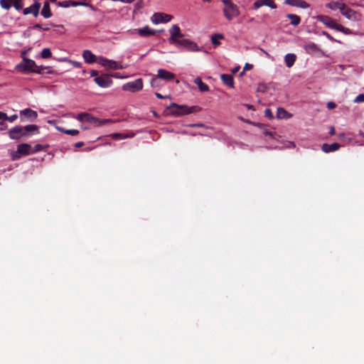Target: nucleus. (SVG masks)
<instances>
[{
  "label": "nucleus",
  "mask_w": 364,
  "mask_h": 364,
  "mask_svg": "<svg viewBox=\"0 0 364 364\" xmlns=\"http://www.w3.org/2000/svg\"><path fill=\"white\" fill-rule=\"evenodd\" d=\"M168 32L170 33V38H168L170 44L178 47H183L191 52L200 50L198 46L195 42L183 38V34L178 25H173Z\"/></svg>",
  "instance_id": "1"
},
{
  "label": "nucleus",
  "mask_w": 364,
  "mask_h": 364,
  "mask_svg": "<svg viewBox=\"0 0 364 364\" xmlns=\"http://www.w3.org/2000/svg\"><path fill=\"white\" fill-rule=\"evenodd\" d=\"M36 132L38 133V127L35 124H28L25 127L15 126L9 130L8 134L11 139L19 140L21 138L29 136V132Z\"/></svg>",
  "instance_id": "2"
},
{
  "label": "nucleus",
  "mask_w": 364,
  "mask_h": 364,
  "mask_svg": "<svg viewBox=\"0 0 364 364\" xmlns=\"http://www.w3.org/2000/svg\"><path fill=\"white\" fill-rule=\"evenodd\" d=\"M168 109L170 113L173 115L180 116L184 114H188L194 112H198L201 111L202 108L198 106L188 107L187 105H178L176 103H171L168 107Z\"/></svg>",
  "instance_id": "3"
},
{
  "label": "nucleus",
  "mask_w": 364,
  "mask_h": 364,
  "mask_svg": "<svg viewBox=\"0 0 364 364\" xmlns=\"http://www.w3.org/2000/svg\"><path fill=\"white\" fill-rule=\"evenodd\" d=\"M317 19L320 22L323 23L328 28L336 30V31H340L346 35H350L353 33L352 31L350 28H346V27L337 23L335 20L332 19L331 17H329L328 16H323V15L318 16Z\"/></svg>",
  "instance_id": "4"
},
{
  "label": "nucleus",
  "mask_w": 364,
  "mask_h": 364,
  "mask_svg": "<svg viewBox=\"0 0 364 364\" xmlns=\"http://www.w3.org/2000/svg\"><path fill=\"white\" fill-rule=\"evenodd\" d=\"M76 119L79 122H86L94 124L96 127H100L107 124H112L115 122L112 119H99L87 112L80 113Z\"/></svg>",
  "instance_id": "5"
},
{
  "label": "nucleus",
  "mask_w": 364,
  "mask_h": 364,
  "mask_svg": "<svg viewBox=\"0 0 364 364\" xmlns=\"http://www.w3.org/2000/svg\"><path fill=\"white\" fill-rule=\"evenodd\" d=\"M143 80L141 78L135 80L134 81L128 82L122 85L124 91H129L131 92H136L143 89Z\"/></svg>",
  "instance_id": "6"
},
{
  "label": "nucleus",
  "mask_w": 364,
  "mask_h": 364,
  "mask_svg": "<svg viewBox=\"0 0 364 364\" xmlns=\"http://www.w3.org/2000/svg\"><path fill=\"white\" fill-rule=\"evenodd\" d=\"M36 68H37V65L35 61L26 58H23V61L16 66V69L21 73L27 71L34 73Z\"/></svg>",
  "instance_id": "7"
},
{
  "label": "nucleus",
  "mask_w": 364,
  "mask_h": 364,
  "mask_svg": "<svg viewBox=\"0 0 364 364\" xmlns=\"http://www.w3.org/2000/svg\"><path fill=\"white\" fill-rule=\"evenodd\" d=\"M94 81L98 86L103 88L109 87L113 83L110 75L107 74H102L100 76H97L94 78Z\"/></svg>",
  "instance_id": "8"
},
{
  "label": "nucleus",
  "mask_w": 364,
  "mask_h": 364,
  "mask_svg": "<svg viewBox=\"0 0 364 364\" xmlns=\"http://www.w3.org/2000/svg\"><path fill=\"white\" fill-rule=\"evenodd\" d=\"M223 14L228 21H231L240 15V10L237 6L234 4L228 8H224Z\"/></svg>",
  "instance_id": "9"
},
{
  "label": "nucleus",
  "mask_w": 364,
  "mask_h": 364,
  "mask_svg": "<svg viewBox=\"0 0 364 364\" xmlns=\"http://www.w3.org/2000/svg\"><path fill=\"white\" fill-rule=\"evenodd\" d=\"M172 19V16L164 13H155L151 17V21L158 24L160 23H167Z\"/></svg>",
  "instance_id": "10"
},
{
  "label": "nucleus",
  "mask_w": 364,
  "mask_h": 364,
  "mask_svg": "<svg viewBox=\"0 0 364 364\" xmlns=\"http://www.w3.org/2000/svg\"><path fill=\"white\" fill-rule=\"evenodd\" d=\"M20 116L22 122L24 121L23 117L27 118L30 122H33L37 118L38 114L36 111L30 108H26L20 111Z\"/></svg>",
  "instance_id": "11"
},
{
  "label": "nucleus",
  "mask_w": 364,
  "mask_h": 364,
  "mask_svg": "<svg viewBox=\"0 0 364 364\" xmlns=\"http://www.w3.org/2000/svg\"><path fill=\"white\" fill-rule=\"evenodd\" d=\"M41 9V4L36 1L33 4L30 6L29 7L25 8L23 10V14L24 15L33 14L35 17L38 16L39 14V10Z\"/></svg>",
  "instance_id": "12"
},
{
  "label": "nucleus",
  "mask_w": 364,
  "mask_h": 364,
  "mask_svg": "<svg viewBox=\"0 0 364 364\" xmlns=\"http://www.w3.org/2000/svg\"><path fill=\"white\" fill-rule=\"evenodd\" d=\"M262 6H267L272 9H276L277 8V4L274 3L273 0H257L254 4V9H257Z\"/></svg>",
  "instance_id": "13"
},
{
  "label": "nucleus",
  "mask_w": 364,
  "mask_h": 364,
  "mask_svg": "<svg viewBox=\"0 0 364 364\" xmlns=\"http://www.w3.org/2000/svg\"><path fill=\"white\" fill-rule=\"evenodd\" d=\"M341 13L348 19L355 20L356 18V12L350 8L347 7L345 4L343 8L341 10Z\"/></svg>",
  "instance_id": "14"
},
{
  "label": "nucleus",
  "mask_w": 364,
  "mask_h": 364,
  "mask_svg": "<svg viewBox=\"0 0 364 364\" xmlns=\"http://www.w3.org/2000/svg\"><path fill=\"white\" fill-rule=\"evenodd\" d=\"M284 4L301 9H307L309 7V4L304 0H285Z\"/></svg>",
  "instance_id": "15"
},
{
  "label": "nucleus",
  "mask_w": 364,
  "mask_h": 364,
  "mask_svg": "<svg viewBox=\"0 0 364 364\" xmlns=\"http://www.w3.org/2000/svg\"><path fill=\"white\" fill-rule=\"evenodd\" d=\"M161 31H162V30L161 31H156V30L151 29L148 26H146L143 27L142 28L137 29V33L141 36H154L157 32H161Z\"/></svg>",
  "instance_id": "16"
},
{
  "label": "nucleus",
  "mask_w": 364,
  "mask_h": 364,
  "mask_svg": "<svg viewBox=\"0 0 364 364\" xmlns=\"http://www.w3.org/2000/svg\"><path fill=\"white\" fill-rule=\"evenodd\" d=\"M304 48L309 54H314L320 51L319 47L313 42H308L304 44Z\"/></svg>",
  "instance_id": "17"
},
{
  "label": "nucleus",
  "mask_w": 364,
  "mask_h": 364,
  "mask_svg": "<svg viewBox=\"0 0 364 364\" xmlns=\"http://www.w3.org/2000/svg\"><path fill=\"white\" fill-rule=\"evenodd\" d=\"M158 77L165 80H172L175 78V75L164 69L158 70Z\"/></svg>",
  "instance_id": "18"
},
{
  "label": "nucleus",
  "mask_w": 364,
  "mask_h": 364,
  "mask_svg": "<svg viewBox=\"0 0 364 364\" xmlns=\"http://www.w3.org/2000/svg\"><path fill=\"white\" fill-rule=\"evenodd\" d=\"M17 149L19 155L26 156L31 153V146L28 144H21L17 146Z\"/></svg>",
  "instance_id": "19"
},
{
  "label": "nucleus",
  "mask_w": 364,
  "mask_h": 364,
  "mask_svg": "<svg viewBox=\"0 0 364 364\" xmlns=\"http://www.w3.org/2000/svg\"><path fill=\"white\" fill-rule=\"evenodd\" d=\"M340 147L341 145L338 143H333L331 144H323L321 146V149L325 153H329L337 151Z\"/></svg>",
  "instance_id": "20"
},
{
  "label": "nucleus",
  "mask_w": 364,
  "mask_h": 364,
  "mask_svg": "<svg viewBox=\"0 0 364 364\" xmlns=\"http://www.w3.org/2000/svg\"><path fill=\"white\" fill-rule=\"evenodd\" d=\"M82 57L87 63H93L97 59L96 56L90 50H85L82 53Z\"/></svg>",
  "instance_id": "21"
},
{
  "label": "nucleus",
  "mask_w": 364,
  "mask_h": 364,
  "mask_svg": "<svg viewBox=\"0 0 364 364\" xmlns=\"http://www.w3.org/2000/svg\"><path fill=\"white\" fill-rule=\"evenodd\" d=\"M220 79L223 84L225 85L233 87H234V79L231 75L229 74H222L220 75Z\"/></svg>",
  "instance_id": "22"
},
{
  "label": "nucleus",
  "mask_w": 364,
  "mask_h": 364,
  "mask_svg": "<svg viewBox=\"0 0 364 364\" xmlns=\"http://www.w3.org/2000/svg\"><path fill=\"white\" fill-rule=\"evenodd\" d=\"M41 15L45 18H48L52 16V12L50 11V4L48 1H44L43 9L41 10Z\"/></svg>",
  "instance_id": "23"
},
{
  "label": "nucleus",
  "mask_w": 364,
  "mask_h": 364,
  "mask_svg": "<svg viewBox=\"0 0 364 364\" xmlns=\"http://www.w3.org/2000/svg\"><path fill=\"white\" fill-rule=\"evenodd\" d=\"M296 59V55L294 53H288L284 57V61L286 63V65L288 68H291L294 64Z\"/></svg>",
  "instance_id": "24"
},
{
  "label": "nucleus",
  "mask_w": 364,
  "mask_h": 364,
  "mask_svg": "<svg viewBox=\"0 0 364 364\" xmlns=\"http://www.w3.org/2000/svg\"><path fill=\"white\" fill-rule=\"evenodd\" d=\"M193 82L198 86V88L200 92L209 91L208 85L204 83L200 77L196 78Z\"/></svg>",
  "instance_id": "25"
},
{
  "label": "nucleus",
  "mask_w": 364,
  "mask_h": 364,
  "mask_svg": "<svg viewBox=\"0 0 364 364\" xmlns=\"http://www.w3.org/2000/svg\"><path fill=\"white\" fill-rule=\"evenodd\" d=\"M344 3L339 1H331L326 4V7L331 10L339 9L340 11L343 8Z\"/></svg>",
  "instance_id": "26"
},
{
  "label": "nucleus",
  "mask_w": 364,
  "mask_h": 364,
  "mask_svg": "<svg viewBox=\"0 0 364 364\" xmlns=\"http://www.w3.org/2000/svg\"><path fill=\"white\" fill-rule=\"evenodd\" d=\"M287 18L291 20V24L294 26H298L301 23V18L298 15L289 14Z\"/></svg>",
  "instance_id": "27"
},
{
  "label": "nucleus",
  "mask_w": 364,
  "mask_h": 364,
  "mask_svg": "<svg viewBox=\"0 0 364 364\" xmlns=\"http://www.w3.org/2000/svg\"><path fill=\"white\" fill-rule=\"evenodd\" d=\"M277 116L279 119H288L291 117V114L287 112L284 108H278Z\"/></svg>",
  "instance_id": "28"
},
{
  "label": "nucleus",
  "mask_w": 364,
  "mask_h": 364,
  "mask_svg": "<svg viewBox=\"0 0 364 364\" xmlns=\"http://www.w3.org/2000/svg\"><path fill=\"white\" fill-rule=\"evenodd\" d=\"M224 36L220 33H216L213 34L211 36V43L214 46V47H217L220 45V42L219 41V39H223Z\"/></svg>",
  "instance_id": "29"
},
{
  "label": "nucleus",
  "mask_w": 364,
  "mask_h": 364,
  "mask_svg": "<svg viewBox=\"0 0 364 364\" xmlns=\"http://www.w3.org/2000/svg\"><path fill=\"white\" fill-rule=\"evenodd\" d=\"M57 129L58 131H60V132H63V133H65V134H67L69 135H72V136H75L79 134V131L77 129H66L63 127H57Z\"/></svg>",
  "instance_id": "30"
},
{
  "label": "nucleus",
  "mask_w": 364,
  "mask_h": 364,
  "mask_svg": "<svg viewBox=\"0 0 364 364\" xmlns=\"http://www.w3.org/2000/svg\"><path fill=\"white\" fill-rule=\"evenodd\" d=\"M46 70V73H52L53 71L50 70V67H46V66H38L36 68L34 73L37 74H43L44 71Z\"/></svg>",
  "instance_id": "31"
},
{
  "label": "nucleus",
  "mask_w": 364,
  "mask_h": 364,
  "mask_svg": "<svg viewBox=\"0 0 364 364\" xmlns=\"http://www.w3.org/2000/svg\"><path fill=\"white\" fill-rule=\"evenodd\" d=\"M0 5L3 9H9L13 5V0H1Z\"/></svg>",
  "instance_id": "32"
},
{
  "label": "nucleus",
  "mask_w": 364,
  "mask_h": 364,
  "mask_svg": "<svg viewBox=\"0 0 364 364\" xmlns=\"http://www.w3.org/2000/svg\"><path fill=\"white\" fill-rule=\"evenodd\" d=\"M108 68L109 69H122V66L117 62L110 60L108 62Z\"/></svg>",
  "instance_id": "33"
},
{
  "label": "nucleus",
  "mask_w": 364,
  "mask_h": 364,
  "mask_svg": "<svg viewBox=\"0 0 364 364\" xmlns=\"http://www.w3.org/2000/svg\"><path fill=\"white\" fill-rule=\"evenodd\" d=\"M41 57L43 58H49L52 55V53L49 48H43L41 51Z\"/></svg>",
  "instance_id": "34"
},
{
  "label": "nucleus",
  "mask_w": 364,
  "mask_h": 364,
  "mask_svg": "<svg viewBox=\"0 0 364 364\" xmlns=\"http://www.w3.org/2000/svg\"><path fill=\"white\" fill-rule=\"evenodd\" d=\"M13 6H14V8L16 10H18V11L21 10L23 7V4H22L21 0H16V1L13 0Z\"/></svg>",
  "instance_id": "35"
},
{
  "label": "nucleus",
  "mask_w": 364,
  "mask_h": 364,
  "mask_svg": "<svg viewBox=\"0 0 364 364\" xmlns=\"http://www.w3.org/2000/svg\"><path fill=\"white\" fill-rule=\"evenodd\" d=\"M111 136H112V138L114 139H125L126 137L128 136L124 135L121 133H114Z\"/></svg>",
  "instance_id": "36"
},
{
  "label": "nucleus",
  "mask_w": 364,
  "mask_h": 364,
  "mask_svg": "<svg viewBox=\"0 0 364 364\" xmlns=\"http://www.w3.org/2000/svg\"><path fill=\"white\" fill-rule=\"evenodd\" d=\"M252 68H253V65L252 64H250L247 63H245V65L243 68V70L240 73V76L243 75V74L245 71L250 70Z\"/></svg>",
  "instance_id": "37"
},
{
  "label": "nucleus",
  "mask_w": 364,
  "mask_h": 364,
  "mask_svg": "<svg viewBox=\"0 0 364 364\" xmlns=\"http://www.w3.org/2000/svg\"><path fill=\"white\" fill-rule=\"evenodd\" d=\"M57 4L60 7L68 8L70 6V1H58Z\"/></svg>",
  "instance_id": "38"
},
{
  "label": "nucleus",
  "mask_w": 364,
  "mask_h": 364,
  "mask_svg": "<svg viewBox=\"0 0 364 364\" xmlns=\"http://www.w3.org/2000/svg\"><path fill=\"white\" fill-rule=\"evenodd\" d=\"M33 29H42L43 31H48L49 28L47 26H43L39 23H36L33 26Z\"/></svg>",
  "instance_id": "39"
},
{
  "label": "nucleus",
  "mask_w": 364,
  "mask_h": 364,
  "mask_svg": "<svg viewBox=\"0 0 364 364\" xmlns=\"http://www.w3.org/2000/svg\"><path fill=\"white\" fill-rule=\"evenodd\" d=\"M109 60H108V59L105 58H100V63L102 66H105V67L108 68V65H109L108 62H109Z\"/></svg>",
  "instance_id": "40"
},
{
  "label": "nucleus",
  "mask_w": 364,
  "mask_h": 364,
  "mask_svg": "<svg viewBox=\"0 0 364 364\" xmlns=\"http://www.w3.org/2000/svg\"><path fill=\"white\" fill-rule=\"evenodd\" d=\"M354 102H356V103L364 102V95L363 94L358 95L355 98Z\"/></svg>",
  "instance_id": "41"
},
{
  "label": "nucleus",
  "mask_w": 364,
  "mask_h": 364,
  "mask_svg": "<svg viewBox=\"0 0 364 364\" xmlns=\"http://www.w3.org/2000/svg\"><path fill=\"white\" fill-rule=\"evenodd\" d=\"M17 119H18V115L16 114L10 116V117L6 115V121H8L10 122H14Z\"/></svg>",
  "instance_id": "42"
},
{
  "label": "nucleus",
  "mask_w": 364,
  "mask_h": 364,
  "mask_svg": "<svg viewBox=\"0 0 364 364\" xmlns=\"http://www.w3.org/2000/svg\"><path fill=\"white\" fill-rule=\"evenodd\" d=\"M43 149V145L41 144H36L34 148H33V153H36V152H38L40 151H42Z\"/></svg>",
  "instance_id": "43"
},
{
  "label": "nucleus",
  "mask_w": 364,
  "mask_h": 364,
  "mask_svg": "<svg viewBox=\"0 0 364 364\" xmlns=\"http://www.w3.org/2000/svg\"><path fill=\"white\" fill-rule=\"evenodd\" d=\"M321 34L323 36H325L328 40H330L332 42H335L336 41L335 38H333V37H332L328 33H327L326 31H323L321 33Z\"/></svg>",
  "instance_id": "44"
},
{
  "label": "nucleus",
  "mask_w": 364,
  "mask_h": 364,
  "mask_svg": "<svg viewBox=\"0 0 364 364\" xmlns=\"http://www.w3.org/2000/svg\"><path fill=\"white\" fill-rule=\"evenodd\" d=\"M264 115H265V117H268L269 119H272L273 118L272 112L271 109H265Z\"/></svg>",
  "instance_id": "45"
},
{
  "label": "nucleus",
  "mask_w": 364,
  "mask_h": 364,
  "mask_svg": "<svg viewBox=\"0 0 364 364\" xmlns=\"http://www.w3.org/2000/svg\"><path fill=\"white\" fill-rule=\"evenodd\" d=\"M222 2L225 5V8H228L230 6V5L234 4L231 0H223Z\"/></svg>",
  "instance_id": "46"
},
{
  "label": "nucleus",
  "mask_w": 364,
  "mask_h": 364,
  "mask_svg": "<svg viewBox=\"0 0 364 364\" xmlns=\"http://www.w3.org/2000/svg\"><path fill=\"white\" fill-rule=\"evenodd\" d=\"M21 155H19V154H18V151L16 152H14L12 153L11 154V158L13 160H17L18 159H20Z\"/></svg>",
  "instance_id": "47"
},
{
  "label": "nucleus",
  "mask_w": 364,
  "mask_h": 364,
  "mask_svg": "<svg viewBox=\"0 0 364 364\" xmlns=\"http://www.w3.org/2000/svg\"><path fill=\"white\" fill-rule=\"evenodd\" d=\"M7 129V124L4 122V121L0 122V130H6Z\"/></svg>",
  "instance_id": "48"
},
{
  "label": "nucleus",
  "mask_w": 364,
  "mask_h": 364,
  "mask_svg": "<svg viewBox=\"0 0 364 364\" xmlns=\"http://www.w3.org/2000/svg\"><path fill=\"white\" fill-rule=\"evenodd\" d=\"M78 6H90L93 9V6L90 5L85 1H77Z\"/></svg>",
  "instance_id": "49"
},
{
  "label": "nucleus",
  "mask_w": 364,
  "mask_h": 364,
  "mask_svg": "<svg viewBox=\"0 0 364 364\" xmlns=\"http://www.w3.org/2000/svg\"><path fill=\"white\" fill-rule=\"evenodd\" d=\"M327 107L330 109H334L336 107V104L333 102H329L327 104Z\"/></svg>",
  "instance_id": "50"
},
{
  "label": "nucleus",
  "mask_w": 364,
  "mask_h": 364,
  "mask_svg": "<svg viewBox=\"0 0 364 364\" xmlns=\"http://www.w3.org/2000/svg\"><path fill=\"white\" fill-rule=\"evenodd\" d=\"M6 114L3 112H0V120L6 121Z\"/></svg>",
  "instance_id": "51"
},
{
  "label": "nucleus",
  "mask_w": 364,
  "mask_h": 364,
  "mask_svg": "<svg viewBox=\"0 0 364 364\" xmlns=\"http://www.w3.org/2000/svg\"><path fill=\"white\" fill-rule=\"evenodd\" d=\"M90 75H91V77H96L97 76H99L98 71L92 70L90 72Z\"/></svg>",
  "instance_id": "52"
},
{
  "label": "nucleus",
  "mask_w": 364,
  "mask_h": 364,
  "mask_svg": "<svg viewBox=\"0 0 364 364\" xmlns=\"http://www.w3.org/2000/svg\"><path fill=\"white\" fill-rule=\"evenodd\" d=\"M83 145H84V142H82V141H79V142H77L75 144V146L76 148L82 147Z\"/></svg>",
  "instance_id": "53"
},
{
  "label": "nucleus",
  "mask_w": 364,
  "mask_h": 364,
  "mask_svg": "<svg viewBox=\"0 0 364 364\" xmlns=\"http://www.w3.org/2000/svg\"><path fill=\"white\" fill-rule=\"evenodd\" d=\"M155 95H156V97L159 99H164L166 97L165 96H163L161 94H160L159 92H156Z\"/></svg>",
  "instance_id": "54"
},
{
  "label": "nucleus",
  "mask_w": 364,
  "mask_h": 364,
  "mask_svg": "<svg viewBox=\"0 0 364 364\" xmlns=\"http://www.w3.org/2000/svg\"><path fill=\"white\" fill-rule=\"evenodd\" d=\"M70 6H78L77 1H70Z\"/></svg>",
  "instance_id": "55"
},
{
  "label": "nucleus",
  "mask_w": 364,
  "mask_h": 364,
  "mask_svg": "<svg viewBox=\"0 0 364 364\" xmlns=\"http://www.w3.org/2000/svg\"><path fill=\"white\" fill-rule=\"evenodd\" d=\"M116 77V78H122V77L119 75V73H114L113 75H110V77Z\"/></svg>",
  "instance_id": "56"
},
{
  "label": "nucleus",
  "mask_w": 364,
  "mask_h": 364,
  "mask_svg": "<svg viewBox=\"0 0 364 364\" xmlns=\"http://www.w3.org/2000/svg\"><path fill=\"white\" fill-rule=\"evenodd\" d=\"M135 6H136V8H137V9H139V8L142 7V1H140L137 2V3L135 4Z\"/></svg>",
  "instance_id": "57"
},
{
  "label": "nucleus",
  "mask_w": 364,
  "mask_h": 364,
  "mask_svg": "<svg viewBox=\"0 0 364 364\" xmlns=\"http://www.w3.org/2000/svg\"><path fill=\"white\" fill-rule=\"evenodd\" d=\"M264 134H265L266 136H270V137H273V133H272V132L266 131V132H264Z\"/></svg>",
  "instance_id": "58"
},
{
  "label": "nucleus",
  "mask_w": 364,
  "mask_h": 364,
  "mask_svg": "<svg viewBox=\"0 0 364 364\" xmlns=\"http://www.w3.org/2000/svg\"><path fill=\"white\" fill-rule=\"evenodd\" d=\"M73 64L76 68H80L81 66V63H79V62L75 61V62L73 63Z\"/></svg>",
  "instance_id": "59"
},
{
  "label": "nucleus",
  "mask_w": 364,
  "mask_h": 364,
  "mask_svg": "<svg viewBox=\"0 0 364 364\" xmlns=\"http://www.w3.org/2000/svg\"><path fill=\"white\" fill-rule=\"evenodd\" d=\"M329 134L330 135L335 134V129H334V127H331V129H330V132H329Z\"/></svg>",
  "instance_id": "60"
},
{
  "label": "nucleus",
  "mask_w": 364,
  "mask_h": 364,
  "mask_svg": "<svg viewBox=\"0 0 364 364\" xmlns=\"http://www.w3.org/2000/svg\"><path fill=\"white\" fill-rule=\"evenodd\" d=\"M240 70V67H237V68H235L232 69V73H236L237 72H238V70Z\"/></svg>",
  "instance_id": "61"
},
{
  "label": "nucleus",
  "mask_w": 364,
  "mask_h": 364,
  "mask_svg": "<svg viewBox=\"0 0 364 364\" xmlns=\"http://www.w3.org/2000/svg\"><path fill=\"white\" fill-rule=\"evenodd\" d=\"M192 127H203V124H193L191 125Z\"/></svg>",
  "instance_id": "62"
},
{
  "label": "nucleus",
  "mask_w": 364,
  "mask_h": 364,
  "mask_svg": "<svg viewBox=\"0 0 364 364\" xmlns=\"http://www.w3.org/2000/svg\"><path fill=\"white\" fill-rule=\"evenodd\" d=\"M157 80L156 78H154L152 80H151V85L152 86H154V84L155 82H156Z\"/></svg>",
  "instance_id": "63"
},
{
  "label": "nucleus",
  "mask_w": 364,
  "mask_h": 364,
  "mask_svg": "<svg viewBox=\"0 0 364 364\" xmlns=\"http://www.w3.org/2000/svg\"><path fill=\"white\" fill-rule=\"evenodd\" d=\"M358 135L360 136L364 137V133L360 132V131L359 132Z\"/></svg>",
  "instance_id": "64"
}]
</instances>
